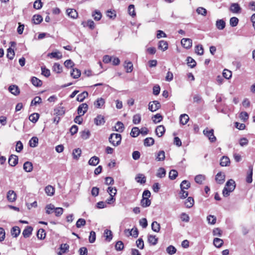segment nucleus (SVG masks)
<instances>
[{
    "instance_id": "4c0bfd02",
    "label": "nucleus",
    "mask_w": 255,
    "mask_h": 255,
    "mask_svg": "<svg viewBox=\"0 0 255 255\" xmlns=\"http://www.w3.org/2000/svg\"><path fill=\"white\" fill-rule=\"evenodd\" d=\"M151 229L155 232H159L160 229V226L156 221H154L151 224Z\"/></svg>"
},
{
    "instance_id": "8fccbe9b",
    "label": "nucleus",
    "mask_w": 255,
    "mask_h": 255,
    "mask_svg": "<svg viewBox=\"0 0 255 255\" xmlns=\"http://www.w3.org/2000/svg\"><path fill=\"white\" fill-rule=\"evenodd\" d=\"M92 16L95 20L99 21L102 17V14L100 11L96 10L92 14Z\"/></svg>"
},
{
    "instance_id": "423d86ee",
    "label": "nucleus",
    "mask_w": 255,
    "mask_h": 255,
    "mask_svg": "<svg viewBox=\"0 0 255 255\" xmlns=\"http://www.w3.org/2000/svg\"><path fill=\"white\" fill-rule=\"evenodd\" d=\"M8 91L14 96H17L20 94V89L16 85H11L8 87Z\"/></svg>"
},
{
    "instance_id": "2eb2a0df",
    "label": "nucleus",
    "mask_w": 255,
    "mask_h": 255,
    "mask_svg": "<svg viewBox=\"0 0 255 255\" xmlns=\"http://www.w3.org/2000/svg\"><path fill=\"white\" fill-rule=\"evenodd\" d=\"M33 228L30 226H27L23 231L22 235L25 238H28L32 234Z\"/></svg>"
},
{
    "instance_id": "7ed1b4c3",
    "label": "nucleus",
    "mask_w": 255,
    "mask_h": 255,
    "mask_svg": "<svg viewBox=\"0 0 255 255\" xmlns=\"http://www.w3.org/2000/svg\"><path fill=\"white\" fill-rule=\"evenodd\" d=\"M203 133L205 136L208 137L210 142H214L216 141V137L214 134V129H209L208 128H207L203 130Z\"/></svg>"
},
{
    "instance_id": "393cba45",
    "label": "nucleus",
    "mask_w": 255,
    "mask_h": 255,
    "mask_svg": "<svg viewBox=\"0 0 255 255\" xmlns=\"http://www.w3.org/2000/svg\"><path fill=\"white\" fill-rule=\"evenodd\" d=\"M104 237H105L106 240H107L108 242H110L112 240L113 238V234L111 230L108 229H106L104 231Z\"/></svg>"
},
{
    "instance_id": "09e8293b",
    "label": "nucleus",
    "mask_w": 255,
    "mask_h": 255,
    "mask_svg": "<svg viewBox=\"0 0 255 255\" xmlns=\"http://www.w3.org/2000/svg\"><path fill=\"white\" fill-rule=\"evenodd\" d=\"M125 67L126 69L127 72L130 73L132 71L133 65L131 62H127V61H125Z\"/></svg>"
},
{
    "instance_id": "bf43d9fd",
    "label": "nucleus",
    "mask_w": 255,
    "mask_h": 255,
    "mask_svg": "<svg viewBox=\"0 0 255 255\" xmlns=\"http://www.w3.org/2000/svg\"><path fill=\"white\" fill-rule=\"evenodd\" d=\"M69 249V246L66 244H62L60 246V251L58 253V255H61L66 252Z\"/></svg>"
},
{
    "instance_id": "c756f323",
    "label": "nucleus",
    "mask_w": 255,
    "mask_h": 255,
    "mask_svg": "<svg viewBox=\"0 0 255 255\" xmlns=\"http://www.w3.org/2000/svg\"><path fill=\"white\" fill-rule=\"evenodd\" d=\"M189 118L187 114H182L180 116V122L181 124L186 125L188 122Z\"/></svg>"
},
{
    "instance_id": "3c124183",
    "label": "nucleus",
    "mask_w": 255,
    "mask_h": 255,
    "mask_svg": "<svg viewBox=\"0 0 255 255\" xmlns=\"http://www.w3.org/2000/svg\"><path fill=\"white\" fill-rule=\"evenodd\" d=\"M190 187V183L187 180H183L180 184V188L182 190L188 189Z\"/></svg>"
},
{
    "instance_id": "72a5a7b5",
    "label": "nucleus",
    "mask_w": 255,
    "mask_h": 255,
    "mask_svg": "<svg viewBox=\"0 0 255 255\" xmlns=\"http://www.w3.org/2000/svg\"><path fill=\"white\" fill-rule=\"evenodd\" d=\"M124 124L121 122H118L115 126V130L119 132H122L124 130Z\"/></svg>"
},
{
    "instance_id": "9b49d317",
    "label": "nucleus",
    "mask_w": 255,
    "mask_h": 255,
    "mask_svg": "<svg viewBox=\"0 0 255 255\" xmlns=\"http://www.w3.org/2000/svg\"><path fill=\"white\" fill-rule=\"evenodd\" d=\"M18 157L15 155H11L8 158V163L11 166H14L18 163Z\"/></svg>"
},
{
    "instance_id": "49530a36",
    "label": "nucleus",
    "mask_w": 255,
    "mask_h": 255,
    "mask_svg": "<svg viewBox=\"0 0 255 255\" xmlns=\"http://www.w3.org/2000/svg\"><path fill=\"white\" fill-rule=\"evenodd\" d=\"M205 179V176L203 175L199 174L195 176V181L198 183L201 184L204 180Z\"/></svg>"
},
{
    "instance_id": "412c9836",
    "label": "nucleus",
    "mask_w": 255,
    "mask_h": 255,
    "mask_svg": "<svg viewBox=\"0 0 255 255\" xmlns=\"http://www.w3.org/2000/svg\"><path fill=\"white\" fill-rule=\"evenodd\" d=\"M158 49L162 50V51H165L168 49V43L166 41L164 40H160L159 42L158 46Z\"/></svg>"
},
{
    "instance_id": "4be33fe9",
    "label": "nucleus",
    "mask_w": 255,
    "mask_h": 255,
    "mask_svg": "<svg viewBox=\"0 0 255 255\" xmlns=\"http://www.w3.org/2000/svg\"><path fill=\"white\" fill-rule=\"evenodd\" d=\"M10 233L13 237L16 238L20 233V229L18 227L14 226L12 228Z\"/></svg>"
},
{
    "instance_id": "603ef678",
    "label": "nucleus",
    "mask_w": 255,
    "mask_h": 255,
    "mask_svg": "<svg viewBox=\"0 0 255 255\" xmlns=\"http://www.w3.org/2000/svg\"><path fill=\"white\" fill-rule=\"evenodd\" d=\"M46 234L44 230L40 229L37 233V237L39 239H44L45 238Z\"/></svg>"
},
{
    "instance_id": "2f4dec72",
    "label": "nucleus",
    "mask_w": 255,
    "mask_h": 255,
    "mask_svg": "<svg viewBox=\"0 0 255 255\" xmlns=\"http://www.w3.org/2000/svg\"><path fill=\"white\" fill-rule=\"evenodd\" d=\"M213 244L216 247L220 248L223 246L224 241L222 239L216 238L214 239Z\"/></svg>"
},
{
    "instance_id": "473e14b6",
    "label": "nucleus",
    "mask_w": 255,
    "mask_h": 255,
    "mask_svg": "<svg viewBox=\"0 0 255 255\" xmlns=\"http://www.w3.org/2000/svg\"><path fill=\"white\" fill-rule=\"evenodd\" d=\"M99 158L97 156H94L91 157L89 160V164L91 165L96 166L99 162Z\"/></svg>"
},
{
    "instance_id": "58836bf2",
    "label": "nucleus",
    "mask_w": 255,
    "mask_h": 255,
    "mask_svg": "<svg viewBox=\"0 0 255 255\" xmlns=\"http://www.w3.org/2000/svg\"><path fill=\"white\" fill-rule=\"evenodd\" d=\"M154 143V140L152 137H147L144 140V145L145 146H150Z\"/></svg>"
},
{
    "instance_id": "7c9ffc66",
    "label": "nucleus",
    "mask_w": 255,
    "mask_h": 255,
    "mask_svg": "<svg viewBox=\"0 0 255 255\" xmlns=\"http://www.w3.org/2000/svg\"><path fill=\"white\" fill-rule=\"evenodd\" d=\"M88 96V93L87 91H84L82 93L79 94L77 97V100L79 102H83L85 98Z\"/></svg>"
},
{
    "instance_id": "cd10ccee",
    "label": "nucleus",
    "mask_w": 255,
    "mask_h": 255,
    "mask_svg": "<svg viewBox=\"0 0 255 255\" xmlns=\"http://www.w3.org/2000/svg\"><path fill=\"white\" fill-rule=\"evenodd\" d=\"M230 163V160L229 157L224 156L222 157L220 161V165L222 166H228Z\"/></svg>"
},
{
    "instance_id": "a18cd8bd",
    "label": "nucleus",
    "mask_w": 255,
    "mask_h": 255,
    "mask_svg": "<svg viewBox=\"0 0 255 255\" xmlns=\"http://www.w3.org/2000/svg\"><path fill=\"white\" fill-rule=\"evenodd\" d=\"M166 175V170L164 168L162 167L159 168L156 174V176L158 177L159 178H163Z\"/></svg>"
},
{
    "instance_id": "b1692460",
    "label": "nucleus",
    "mask_w": 255,
    "mask_h": 255,
    "mask_svg": "<svg viewBox=\"0 0 255 255\" xmlns=\"http://www.w3.org/2000/svg\"><path fill=\"white\" fill-rule=\"evenodd\" d=\"M48 56L51 58H56L60 59L62 57V55L60 52H53L48 54Z\"/></svg>"
},
{
    "instance_id": "aec40b11",
    "label": "nucleus",
    "mask_w": 255,
    "mask_h": 255,
    "mask_svg": "<svg viewBox=\"0 0 255 255\" xmlns=\"http://www.w3.org/2000/svg\"><path fill=\"white\" fill-rule=\"evenodd\" d=\"M135 179L136 181L140 184H144L146 182V177L142 174H138L135 177Z\"/></svg>"
},
{
    "instance_id": "de8ad7c7",
    "label": "nucleus",
    "mask_w": 255,
    "mask_h": 255,
    "mask_svg": "<svg viewBox=\"0 0 255 255\" xmlns=\"http://www.w3.org/2000/svg\"><path fill=\"white\" fill-rule=\"evenodd\" d=\"M53 70L57 73H60L62 71V67L59 63H55L53 66Z\"/></svg>"
},
{
    "instance_id": "c9c22d12",
    "label": "nucleus",
    "mask_w": 255,
    "mask_h": 255,
    "mask_svg": "<svg viewBox=\"0 0 255 255\" xmlns=\"http://www.w3.org/2000/svg\"><path fill=\"white\" fill-rule=\"evenodd\" d=\"M140 133V129L138 128L134 127L132 128L130 132V135L133 137H137Z\"/></svg>"
},
{
    "instance_id": "e433bc0d",
    "label": "nucleus",
    "mask_w": 255,
    "mask_h": 255,
    "mask_svg": "<svg viewBox=\"0 0 255 255\" xmlns=\"http://www.w3.org/2000/svg\"><path fill=\"white\" fill-rule=\"evenodd\" d=\"M140 204L143 207H147L150 206L151 201L148 198H142L141 200Z\"/></svg>"
},
{
    "instance_id": "79ce46f5",
    "label": "nucleus",
    "mask_w": 255,
    "mask_h": 255,
    "mask_svg": "<svg viewBox=\"0 0 255 255\" xmlns=\"http://www.w3.org/2000/svg\"><path fill=\"white\" fill-rule=\"evenodd\" d=\"M158 239L155 237V236L153 235H148V242L152 245H155L157 243Z\"/></svg>"
},
{
    "instance_id": "1a4fd4ad",
    "label": "nucleus",
    "mask_w": 255,
    "mask_h": 255,
    "mask_svg": "<svg viewBox=\"0 0 255 255\" xmlns=\"http://www.w3.org/2000/svg\"><path fill=\"white\" fill-rule=\"evenodd\" d=\"M65 114V110L63 107H58L55 108L53 111V115L58 117H62Z\"/></svg>"
},
{
    "instance_id": "c85d7f7f",
    "label": "nucleus",
    "mask_w": 255,
    "mask_h": 255,
    "mask_svg": "<svg viewBox=\"0 0 255 255\" xmlns=\"http://www.w3.org/2000/svg\"><path fill=\"white\" fill-rule=\"evenodd\" d=\"M33 23L35 24H40L43 20V18L41 15L35 14L32 17Z\"/></svg>"
},
{
    "instance_id": "6e6d98bb",
    "label": "nucleus",
    "mask_w": 255,
    "mask_h": 255,
    "mask_svg": "<svg viewBox=\"0 0 255 255\" xmlns=\"http://www.w3.org/2000/svg\"><path fill=\"white\" fill-rule=\"evenodd\" d=\"M166 251L168 254L172 255L176 253L177 250L174 246L170 245L166 248Z\"/></svg>"
},
{
    "instance_id": "37998d69",
    "label": "nucleus",
    "mask_w": 255,
    "mask_h": 255,
    "mask_svg": "<svg viewBox=\"0 0 255 255\" xmlns=\"http://www.w3.org/2000/svg\"><path fill=\"white\" fill-rule=\"evenodd\" d=\"M39 115L38 113H33L29 117V120L32 123H35L39 119Z\"/></svg>"
},
{
    "instance_id": "ea45409f",
    "label": "nucleus",
    "mask_w": 255,
    "mask_h": 255,
    "mask_svg": "<svg viewBox=\"0 0 255 255\" xmlns=\"http://www.w3.org/2000/svg\"><path fill=\"white\" fill-rule=\"evenodd\" d=\"M187 63L189 67L193 68L196 65V61L191 57H188L187 58Z\"/></svg>"
},
{
    "instance_id": "f03ea898",
    "label": "nucleus",
    "mask_w": 255,
    "mask_h": 255,
    "mask_svg": "<svg viewBox=\"0 0 255 255\" xmlns=\"http://www.w3.org/2000/svg\"><path fill=\"white\" fill-rule=\"evenodd\" d=\"M109 142L114 146H117L121 144L122 136L119 133H112L109 138Z\"/></svg>"
},
{
    "instance_id": "9d476101",
    "label": "nucleus",
    "mask_w": 255,
    "mask_h": 255,
    "mask_svg": "<svg viewBox=\"0 0 255 255\" xmlns=\"http://www.w3.org/2000/svg\"><path fill=\"white\" fill-rule=\"evenodd\" d=\"M7 199L11 202H14L16 199V194L13 190H9L7 193Z\"/></svg>"
},
{
    "instance_id": "4d7b16f0",
    "label": "nucleus",
    "mask_w": 255,
    "mask_h": 255,
    "mask_svg": "<svg viewBox=\"0 0 255 255\" xmlns=\"http://www.w3.org/2000/svg\"><path fill=\"white\" fill-rule=\"evenodd\" d=\"M41 74L46 77H48L50 75V71L48 69H47L45 66L41 67Z\"/></svg>"
},
{
    "instance_id": "4468645a",
    "label": "nucleus",
    "mask_w": 255,
    "mask_h": 255,
    "mask_svg": "<svg viewBox=\"0 0 255 255\" xmlns=\"http://www.w3.org/2000/svg\"><path fill=\"white\" fill-rule=\"evenodd\" d=\"M94 123L97 126L103 125L105 123L104 117L101 115H98L94 119Z\"/></svg>"
},
{
    "instance_id": "bb28decb",
    "label": "nucleus",
    "mask_w": 255,
    "mask_h": 255,
    "mask_svg": "<svg viewBox=\"0 0 255 255\" xmlns=\"http://www.w3.org/2000/svg\"><path fill=\"white\" fill-rule=\"evenodd\" d=\"M45 191L48 196H51L53 195L55 192V189L53 186L48 185L45 188Z\"/></svg>"
},
{
    "instance_id": "39448f33",
    "label": "nucleus",
    "mask_w": 255,
    "mask_h": 255,
    "mask_svg": "<svg viewBox=\"0 0 255 255\" xmlns=\"http://www.w3.org/2000/svg\"><path fill=\"white\" fill-rule=\"evenodd\" d=\"M88 109V105L86 103L81 104L78 108L77 112L78 115L83 116Z\"/></svg>"
},
{
    "instance_id": "6ab92c4d",
    "label": "nucleus",
    "mask_w": 255,
    "mask_h": 255,
    "mask_svg": "<svg viewBox=\"0 0 255 255\" xmlns=\"http://www.w3.org/2000/svg\"><path fill=\"white\" fill-rule=\"evenodd\" d=\"M105 103V100L102 98H100L95 101L94 104L96 108L100 109L104 105Z\"/></svg>"
},
{
    "instance_id": "f8f14e48",
    "label": "nucleus",
    "mask_w": 255,
    "mask_h": 255,
    "mask_svg": "<svg viewBox=\"0 0 255 255\" xmlns=\"http://www.w3.org/2000/svg\"><path fill=\"white\" fill-rule=\"evenodd\" d=\"M230 10L233 13H240L241 8L238 3H233L231 5Z\"/></svg>"
},
{
    "instance_id": "338daca9",
    "label": "nucleus",
    "mask_w": 255,
    "mask_h": 255,
    "mask_svg": "<svg viewBox=\"0 0 255 255\" xmlns=\"http://www.w3.org/2000/svg\"><path fill=\"white\" fill-rule=\"evenodd\" d=\"M141 121V116L140 114H136L133 116L132 122L134 124L137 125L140 123Z\"/></svg>"
},
{
    "instance_id": "6e6552de",
    "label": "nucleus",
    "mask_w": 255,
    "mask_h": 255,
    "mask_svg": "<svg viewBox=\"0 0 255 255\" xmlns=\"http://www.w3.org/2000/svg\"><path fill=\"white\" fill-rule=\"evenodd\" d=\"M182 45L186 49H189L192 46V41L190 38H184L181 41Z\"/></svg>"
},
{
    "instance_id": "a878e982",
    "label": "nucleus",
    "mask_w": 255,
    "mask_h": 255,
    "mask_svg": "<svg viewBox=\"0 0 255 255\" xmlns=\"http://www.w3.org/2000/svg\"><path fill=\"white\" fill-rule=\"evenodd\" d=\"M81 71L77 68H73L71 72V76L74 79H77L81 76Z\"/></svg>"
},
{
    "instance_id": "5701e85b",
    "label": "nucleus",
    "mask_w": 255,
    "mask_h": 255,
    "mask_svg": "<svg viewBox=\"0 0 255 255\" xmlns=\"http://www.w3.org/2000/svg\"><path fill=\"white\" fill-rule=\"evenodd\" d=\"M31 82L34 86L37 87H41L42 85V81L35 77H32Z\"/></svg>"
},
{
    "instance_id": "20e7f679",
    "label": "nucleus",
    "mask_w": 255,
    "mask_h": 255,
    "mask_svg": "<svg viewBox=\"0 0 255 255\" xmlns=\"http://www.w3.org/2000/svg\"><path fill=\"white\" fill-rule=\"evenodd\" d=\"M161 107V105L160 103L157 101H154L152 102H150L148 104V109L151 112H155L160 109Z\"/></svg>"
},
{
    "instance_id": "0eeeda50",
    "label": "nucleus",
    "mask_w": 255,
    "mask_h": 255,
    "mask_svg": "<svg viewBox=\"0 0 255 255\" xmlns=\"http://www.w3.org/2000/svg\"><path fill=\"white\" fill-rule=\"evenodd\" d=\"M225 180V175L222 172H218L216 175L215 180L219 184H222Z\"/></svg>"
},
{
    "instance_id": "0e129e2a",
    "label": "nucleus",
    "mask_w": 255,
    "mask_h": 255,
    "mask_svg": "<svg viewBox=\"0 0 255 255\" xmlns=\"http://www.w3.org/2000/svg\"><path fill=\"white\" fill-rule=\"evenodd\" d=\"M46 213L47 214H50L54 211L55 207L53 205L50 204L46 206Z\"/></svg>"
},
{
    "instance_id": "ddd939ff",
    "label": "nucleus",
    "mask_w": 255,
    "mask_h": 255,
    "mask_svg": "<svg viewBox=\"0 0 255 255\" xmlns=\"http://www.w3.org/2000/svg\"><path fill=\"white\" fill-rule=\"evenodd\" d=\"M165 131V128L163 126H158L155 129V133L158 137L162 136Z\"/></svg>"
},
{
    "instance_id": "a19ab883",
    "label": "nucleus",
    "mask_w": 255,
    "mask_h": 255,
    "mask_svg": "<svg viewBox=\"0 0 255 255\" xmlns=\"http://www.w3.org/2000/svg\"><path fill=\"white\" fill-rule=\"evenodd\" d=\"M81 137L84 139H87L90 136V131L88 129H85L80 132Z\"/></svg>"
},
{
    "instance_id": "69168bd1",
    "label": "nucleus",
    "mask_w": 255,
    "mask_h": 255,
    "mask_svg": "<svg viewBox=\"0 0 255 255\" xmlns=\"http://www.w3.org/2000/svg\"><path fill=\"white\" fill-rule=\"evenodd\" d=\"M86 221L84 219H79L76 222V226L78 228H80L81 227L84 226L86 225Z\"/></svg>"
},
{
    "instance_id": "e2e57ef3",
    "label": "nucleus",
    "mask_w": 255,
    "mask_h": 255,
    "mask_svg": "<svg viewBox=\"0 0 255 255\" xmlns=\"http://www.w3.org/2000/svg\"><path fill=\"white\" fill-rule=\"evenodd\" d=\"M178 176V172L176 170L172 169L169 173V177L171 180H174Z\"/></svg>"
},
{
    "instance_id": "774afa93",
    "label": "nucleus",
    "mask_w": 255,
    "mask_h": 255,
    "mask_svg": "<svg viewBox=\"0 0 255 255\" xmlns=\"http://www.w3.org/2000/svg\"><path fill=\"white\" fill-rule=\"evenodd\" d=\"M207 220L208 223L211 225H214L216 222V217L213 215H209L207 217Z\"/></svg>"
},
{
    "instance_id": "f257e3e1",
    "label": "nucleus",
    "mask_w": 255,
    "mask_h": 255,
    "mask_svg": "<svg viewBox=\"0 0 255 255\" xmlns=\"http://www.w3.org/2000/svg\"><path fill=\"white\" fill-rule=\"evenodd\" d=\"M236 188V183L233 179L229 180L226 183L225 186L223 190V195L226 197L230 195Z\"/></svg>"
},
{
    "instance_id": "864d4df0",
    "label": "nucleus",
    "mask_w": 255,
    "mask_h": 255,
    "mask_svg": "<svg viewBox=\"0 0 255 255\" xmlns=\"http://www.w3.org/2000/svg\"><path fill=\"white\" fill-rule=\"evenodd\" d=\"M153 122L155 123H159L163 119L162 116L160 114H157L152 117Z\"/></svg>"
},
{
    "instance_id": "c03bdc74",
    "label": "nucleus",
    "mask_w": 255,
    "mask_h": 255,
    "mask_svg": "<svg viewBox=\"0 0 255 255\" xmlns=\"http://www.w3.org/2000/svg\"><path fill=\"white\" fill-rule=\"evenodd\" d=\"M82 24H83L84 26H88L91 29H93L95 28V23L91 19L87 20V21L86 22H83Z\"/></svg>"
},
{
    "instance_id": "f3484780",
    "label": "nucleus",
    "mask_w": 255,
    "mask_h": 255,
    "mask_svg": "<svg viewBox=\"0 0 255 255\" xmlns=\"http://www.w3.org/2000/svg\"><path fill=\"white\" fill-rule=\"evenodd\" d=\"M23 168L25 172H30L32 171L33 165L31 162L26 161L24 163Z\"/></svg>"
},
{
    "instance_id": "13d9d810",
    "label": "nucleus",
    "mask_w": 255,
    "mask_h": 255,
    "mask_svg": "<svg viewBox=\"0 0 255 255\" xmlns=\"http://www.w3.org/2000/svg\"><path fill=\"white\" fill-rule=\"evenodd\" d=\"M38 139L37 137H33L29 140V145L32 147H36L38 143Z\"/></svg>"
},
{
    "instance_id": "a211bd4d",
    "label": "nucleus",
    "mask_w": 255,
    "mask_h": 255,
    "mask_svg": "<svg viewBox=\"0 0 255 255\" xmlns=\"http://www.w3.org/2000/svg\"><path fill=\"white\" fill-rule=\"evenodd\" d=\"M216 26L219 30H223L226 26V22L223 19H218L216 22Z\"/></svg>"
},
{
    "instance_id": "052dcab7",
    "label": "nucleus",
    "mask_w": 255,
    "mask_h": 255,
    "mask_svg": "<svg viewBox=\"0 0 255 255\" xmlns=\"http://www.w3.org/2000/svg\"><path fill=\"white\" fill-rule=\"evenodd\" d=\"M81 154V150L80 148L74 149L73 151V157L78 159Z\"/></svg>"
},
{
    "instance_id": "f704fd0d",
    "label": "nucleus",
    "mask_w": 255,
    "mask_h": 255,
    "mask_svg": "<svg viewBox=\"0 0 255 255\" xmlns=\"http://www.w3.org/2000/svg\"><path fill=\"white\" fill-rule=\"evenodd\" d=\"M194 200L191 197H189L185 202V205L187 208H190L193 206Z\"/></svg>"
},
{
    "instance_id": "dca6fc26",
    "label": "nucleus",
    "mask_w": 255,
    "mask_h": 255,
    "mask_svg": "<svg viewBox=\"0 0 255 255\" xmlns=\"http://www.w3.org/2000/svg\"><path fill=\"white\" fill-rule=\"evenodd\" d=\"M66 12L69 16L71 17L72 18H76L78 16V12L75 9L72 8H68L66 10Z\"/></svg>"
},
{
    "instance_id": "680f3d73",
    "label": "nucleus",
    "mask_w": 255,
    "mask_h": 255,
    "mask_svg": "<svg viewBox=\"0 0 255 255\" xmlns=\"http://www.w3.org/2000/svg\"><path fill=\"white\" fill-rule=\"evenodd\" d=\"M165 159V152L163 150H160L157 153L156 160L157 161H163Z\"/></svg>"
},
{
    "instance_id": "5fc2aeb1",
    "label": "nucleus",
    "mask_w": 255,
    "mask_h": 255,
    "mask_svg": "<svg viewBox=\"0 0 255 255\" xmlns=\"http://www.w3.org/2000/svg\"><path fill=\"white\" fill-rule=\"evenodd\" d=\"M14 54H15V53H14V50L12 48L9 47L7 49L6 57L8 59H9L10 60L13 59Z\"/></svg>"
}]
</instances>
